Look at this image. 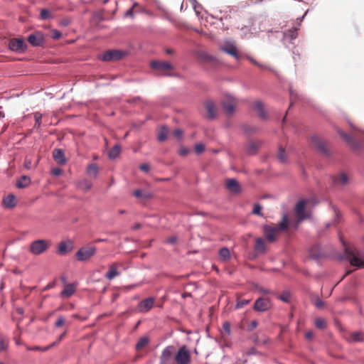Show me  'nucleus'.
<instances>
[{"label":"nucleus","mask_w":364,"mask_h":364,"mask_svg":"<svg viewBox=\"0 0 364 364\" xmlns=\"http://www.w3.org/2000/svg\"><path fill=\"white\" fill-rule=\"evenodd\" d=\"M261 146L259 141H250L246 146V151L250 155L255 154Z\"/></svg>","instance_id":"20"},{"label":"nucleus","mask_w":364,"mask_h":364,"mask_svg":"<svg viewBox=\"0 0 364 364\" xmlns=\"http://www.w3.org/2000/svg\"><path fill=\"white\" fill-rule=\"evenodd\" d=\"M255 250L258 254H264L266 252V245L264 240L258 237L255 240Z\"/></svg>","instance_id":"26"},{"label":"nucleus","mask_w":364,"mask_h":364,"mask_svg":"<svg viewBox=\"0 0 364 364\" xmlns=\"http://www.w3.org/2000/svg\"><path fill=\"white\" fill-rule=\"evenodd\" d=\"M226 188L232 194H238L241 192V186L235 178H228L225 182Z\"/></svg>","instance_id":"12"},{"label":"nucleus","mask_w":364,"mask_h":364,"mask_svg":"<svg viewBox=\"0 0 364 364\" xmlns=\"http://www.w3.org/2000/svg\"><path fill=\"white\" fill-rule=\"evenodd\" d=\"M168 134V129L166 127H161L158 133V140L164 141L166 139Z\"/></svg>","instance_id":"34"},{"label":"nucleus","mask_w":364,"mask_h":364,"mask_svg":"<svg viewBox=\"0 0 364 364\" xmlns=\"http://www.w3.org/2000/svg\"><path fill=\"white\" fill-rule=\"evenodd\" d=\"M139 168L144 172H148L149 171V165L148 164H142L140 165Z\"/></svg>","instance_id":"59"},{"label":"nucleus","mask_w":364,"mask_h":364,"mask_svg":"<svg viewBox=\"0 0 364 364\" xmlns=\"http://www.w3.org/2000/svg\"><path fill=\"white\" fill-rule=\"evenodd\" d=\"M87 173L89 175H92L96 176L98 173V167L95 164H91L88 166L87 168Z\"/></svg>","instance_id":"38"},{"label":"nucleus","mask_w":364,"mask_h":364,"mask_svg":"<svg viewBox=\"0 0 364 364\" xmlns=\"http://www.w3.org/2000/svg\"><path fill=\"white\" fill-rule=\"evenodd\" d=\"M198 58L202 62H205V63L212 62L214 60L213 56L208 55V53H206L205 52H201V53H198Z\"/></svg>","instance_id":"35"},{"label":"nucleus","mask_w":364,"mask_h":364,"mask_svg":"<svg viewBox=\"0 0 364 364\" xmlns=\"http://www.w3.org/2000/svg\"><path fill=\"white\" fill-rule=\"evenodd\" d=\"M314 304L318 309H322L324 306V302L319 298H316Z\"/></svg>","instance_id":"53"},{"label":"nucleus","mask_w":364,"mask_h":364,"mask_svg":"<svg viewBox=\"0 0 364 364\" xmlns=\"http://www.w3.org/2000/svg\"><path fill=\"white\" fill-rule=\"evenodd\" d=\"M285 36H286V38H289L291 40L295 39L297 37V29L296 28H292V29L289 30L285 33Z\"/></svg>","instance_id":"41"},{"label":"nucleus","mask_w":364,"mask_h":364,"mask_svg":"<svg viewBox=\"0 0 364 364\" xmlns=\"http://www.w3.org/2000/svg\"><path fill=\"white\" fill-rule=\"evenodd\" d=\"M339 134L346 141L348 142L350 146H353L355 149L357 148L358 144L354 141V139L350 137L348 134L345 133L343 131H339Z\"/></svg>","instance_id":"31"},{"label":"nucleus","mask_w":364,"mask_h":364,"mask_svg":"<svg viewBox=\"0 0 364 364\" xmlns=\"http://www.w3.org/2000/svg\"><path fill=\"white\" fill-rule=\"evenodd\" d=\"M175 348L168 346L161 353L160 364H175Z\"/></svg>","instance_id":"6"},{"label":"nucleus","mask_w":364,"mask_h":364,"mask_svg":"<svg viewBox=\"0 0 364 364\" xmlns=\"http://www.w3.org/2000/svg\"><path fill=\"white\" fill-rule=\"evenodd\" d=\"M315 326L319 329H323L326 327V321L323 318H317L314 322Z\"/></svg>","instance_id":"37"},{"label":"nucleus","mask_w":364,"mask_h":364,"mask_svg":"<svg viewBox=\"0 0 364 364\" xmlns=\"http://www.w3.org/2000/svg\"><path fill=\"white\" fill-rule=\"evenodd\" d=\"M150 65L151 68L165 75H170V71L173 70V66L168 62L151 61Z\"/></svg>","instance_id":"7"},{"label":"nucleus","mask_w":364,"mask_h":364,"mask_svg":"<svg viewBox=\"0 0 364 364\" xmlns=\"http://www.w3.org/2000/svg\"><path fill=\"white\" fill-rule=\"evenodd\" d=\"M44 41L43 34L41 32L37 31L31 34L28 37V41L33 46H40Z\"/></svg>","instance_id":"16"},{"label":"nucleus","mask_w":364,"mask_h":364,"mask_svg":"<svg viewBox=\"0 0 364 364\" xmlns=\"http://www.w3.org/2000/svg\"><path fill=\"white\" fill-rule=\"evenodd\" d=\"M2 204L5 208H12L16 205V197L13 194H9L2 200Z\"/></svg>","instance_id":"21"},{"label":"nucleus","mask_w":364,"mask_h":364,"mask_svg":"<svg viewBox=\"0 0 364 364\" xmlns=\"http://www.w3.org/2000/svg\"><path fill=\"white\" fill-rule=\"evenodd\" d=\"M167 242L170 244H174L176 242V237L172 236L167 239Z\"/></svg>","instance_id":"60"},{"label":"nucleus","mask_w":364,"mask_h":364,"mask_svg":"<svg viewBox=\"0 0 364 364\" xmlns=\"http://www.w3.org/2000/svg\"><path fill=\"white\" fill-rule=\"evenodd\" d=\"M92 186V183L87 179L80 181L77 183V187L83 190L84 191H88L89 190H90Z\"/></svg>","instance_id":"32"},{"label":"nucleus","mask_w":364,"mask_h":364,"mask_svg":"<svg viewBox=\"0 0 364 364\" xmlns=\"http://www.w3.org/2000/svg\"><path fill=\"white\" fill-rule=\"evenodd\" d=\"M149 343V339L146 336H144L139 338L137 343L136 344V350H140L146 347Z\"/></svg>","instance_id":"33"},{"label":"nucleus","mask_w":364,"mask_h":364,"mask_svg":"<svg viewBox=\"0 0 364 364\" xmlns=\"http://www.w3.org/2000/svg\"><path fill=\"white\" fill-rule=\"evenodd\" d=\"M289 225L288 216L284 214L282 221L277 225H264L263 228L264 235L269 242H274L277 235L280 232L287 230Z\"/></svg>","instance_id":"1"},{"label":"nucleus","mask_w":364,"mask_h":364,"mask_svg":"<svg viewBox=\"0 0 364 364\" xmlns=\"http://www.w3.org/2000/svg\"><path fill=\"white\" fill-rule=\"evenodd\" d=\"M65 323V319L63 316H59L55 323V326L56 328H60L62 326H63Z\"/></svg>","instance_id":"47"},{"label":"nucleus","mask_w":364,"mask_h":364,"mask_svg":"<svg viewBox=\"0 0 364 364\" xmlns=\"http://www.w3.org/2000/svg\"><path fill=\"white\" fill-rule=\"evenodd\" d=\"M133 195L136 197V198H148V195H143L142 194V192L141 191V190L139 189H136L135 190L134 192H133Z\"/></svg>","instance_id":"52"},{"label":"nucleus","mask_w":364,"mask_h":364,"mask_svg":"<svg viewBox=\"0 0 364 364\" xmlns=\"http://www.w3.org/2000/svg\"><path fill=\"white\" fill-rule=\"evenodd\" d=\"M96 247L93 246L83 247L75 253L76 259L78 261H85L95 255Z\"/></svg>","instance_id":"5"},{"label":"nucleus","mask_w":364,"mask_h":364,"mask_svg":"<svg viewBox=\"0 0 364 364\" xmlns=\"http://www.w3.org/2000/svg\"><path fill=\"white\" fill-rule=\"evenodd\" d=\"M223 330L224 331L228 334V335H230V333H231V330H230V324L229 322H225L223 323Z\"/></svg>","instance_id":"55"},{"label":"nucleus","mask_w":364,"mask_h":364,"mask_svg":"<svg viewBox=\"0 0 364 364\" xmlns=\"http://www.w3.org/2000/svg\"><path fill=\"white\" fill-rule=\"evenodd\" d=\"M25 166L26 168H30L31 166V161L30 160H26L25 161Z\"/></svg>","instance_id":"63"},{"label":"nucleus","mask_w":364,"mask_h":364,"mask_svg":"<svg viewBox=\"0 0 364 364\" xmlns=\"http://www.w3.org/2000/svg\"><path fill=\"white\" fill-rule=\"evenodd\" d=\"M346 259L351 266L357 268H364V255L360 252L353 246L343 243Z\"/></svg>","instance_id":"2"},{"label":"nucleus","mask_w":364,"mask_h":364,"mask_svg":"<svg viewBox=\"0 0 364 364\" xmlns=\"http://www.w3.org/2000/svg\"><path fill=\"white\" fill-rule=\"evenodd\" d=\"M69 23H70V21H69V20H67V19L63 20V21L60 22V24H61V25H63V26H68Z\"/></svg>","instance_id":"64"},{"label":"nucleus","mask_w":364,"mask_h":364,"mask_svg":"<svg viewBox=\"0 0 364 364\" xmlns=\"http://www.w3.org/2000/svg\"><path fill=\"white\" fill-rule=\"evenodd\" d=\"M138 6V4L135 3L132 8L128 9L127 11V12L125 13V16L126 17H133V16H134V8L135 6Z\"/></svg>","instance_id":"54"},{"label":"nucleus","mask_w":364,"mask_h":364,"mask_svg":"<svg viewBox=\"0 0 364 364\" xmlns=\"http://www.w3.org/2000/svg\"><path fill=\"white\" fill-rule=\"evenodd\" d=\"M237 104V100L230 95H225L223 100V105L225 111L230 114L234 112Z\"/></svg>","instance_id":"9"},{"label":"nucleus","mask_w":364,"mask_h":364,"mask_svg":"<svg viewBox=\"0 0 364 364\" xmlns=\"http://www.w3.org/2000/svg\"><path fill=\"white\" fill-rule=\"evenodd\" d=\"M173 134L176 139H181L183 135V131L180 129H176L173 131Z\"/></svg>","instance_id":"57"},{"label":"nucleus","mask_w":364,"mask_h":364,"mask_svg":"<svg viewBox=\"0 0 364 364\" xmlns=\"http://www.w3.org/2000/svg\"><path fill=\"white\" fill-rule=\"evenodd\" d=\"M188 153H189V150L184 146L181 147L180 149L178 150L179 155H181L182 156H186Z\"/></svg>","instance_id":"56"},{"label":"nucleus","mask_w":364,"mask_h":364,"mask_svg":"<svg viewBox=\"0 0 364 364\" xmlns=\"http://www.w3.org/2000/svg\"><path fill=\"white\" fill-rule=\"evenodd\" d=\"M277 158L282 163L285 162L287 160L286 151H285L284 149H283L281 146L279 148Z\"/></svg>","instance_id":"40"},{"label":"nucleus","mask_w":364,"mask_h":364,"mask_svg":"<svg viewBox=\"0 0 364 364\" xmlns=\"http://www.w3.org/2000/svg\"><path fill=\"white\" fill-rule=\"evenodd\" d=\"M53 157L60 165H64L66 163V159L62 149H55L53 151Z\"/></svg>","instance_id":"19"},{"label":"nucleus","mask_w":364,"mask_h":364,"mask_svg":"<svg viewBox=\"0 0 364 364\" xmlns=\"http://www.w3.org/2000/svg\"><path fill=\"white\" fill-rule=\"evenodd\" d=\"M9 48L16 52H23L27 46L22 38H13L9 41Z\"/></svg>","instance_id":"10"},{"label":"nucleus","mask_w":364,"mask_h":364,"mask_svg":"<svg viewBox=\"0 0 364 364\" xmlns=\"http://www.w3.org/2000/svg\"><path fill=\"white\" fill-rule=\"evenodd\" d=\"M34 118H35V121H36L35 127H39L41 126V118H42V114L41 113H39V112H36L34 114Z\"/></svg>","instance_id":"45"},{"label":"nucleus","mask_w":364,"mask_h":364,"mask_svg":"<svg viewBox=\"0 0 364 364\" xmlns=\"http://www.w3.org/2000/svg\"><path fill=\"white\" fill-rule=\"evenodd\" d=\"M194 150L197 154H200L204 151L205 146L201 143L197 144L195 145Z\"/></svg>","instance_id":"43"},{"label":"nucleus","mask_w":364,"mask_h":364,"mask_svg":"<svg viewBox=\"0 0 364 364\" xmlns=\"http://www.w3.org/2000/svg\"><path fill=\"white\" fill-rule=\"evenodd\" d=\"M9 345V340L6 337L0 336V353L5 351Z\"/></svg>","instance_id":"39"},{"label":"nucleus","mask_w":364,"mask_h":364,"mask_svg":"<svg viewBox=\"0 0 364 364\" xmlns=\"http://www.w3.org/2000/svg\"><path fill=\"white\" fill-rule=\"evenodd\" d=\"M75 291V288L73 284H66L63 290L61 291V296L65 297H70L74 294Z\"/></svg>","instance_id":"28"},{"label":"nucleus","mask_w":364,"mask_h":364,"mask_svg":"<svg viewBox=\"0 0 364 364\" xmlns=\"http://www.w3.org/2000/svg\"><path fill=\"white\" fill-rule=\"evenodd\" d=\"M290 296H291L290 293L288 291H286V292L282 293L279 296V299L284 302H289L290 300Z\"/></svg>","instance_id":"44"},{"label":"nucleus","mask_w":364,"mask_h":364,"mask_svg":"<svg viewBox=\"0 0 364 364\" xmlns=\"http://www.w3.org/2000/svg\"><path fill=\"white\" fill-rule=\"evenodd\" d=\"M349 341L352 342L362 341L363 334L360 332H353L350 334Z\"/></svg>","instance_id":"36"},{"label":"nucleus","mask_w":364,"mask_h":364,"mask_svg":"<svg viewBox=\"0 0 364 364\" xmlns=\"http://www.w3.org/2000/svg\"><path fill=\"white\" fill-rule=\"evenodd\" d=\"M40 15L42 19H48L50 17V14L49 11L46 9L41 10Z\"/></svg>","instance_id":"50"},{"label":"nucleus","mask_w":364,"mask_h":364,"mask_svg":"<svg viewBox=\"0 0 364 364\" xmlns=\"http://www.w3.org/2000/svg\"><path fill=\"white\" fill-rule=\"evenodd\" d=\"M305 210V201L304 200H300L298 202L296 205L295 208V213L296 215V217L298 218V222L294 225V228H296L298 226V224L299 221L305 219L307 218V215L305 214L304 212Z\"/></svg>","instance_id":"11"},{"label":"nucleus","mask_w":364,"mask_h":364,"mask_svg":"<svg viewBox=\"0 0 364 364\" xmlns=\"http://www.w3.org/2000/svg\"><path fill=\"white\" fill-rule=\"evenodd\" d=\"M314 336V333L312 331H309L306 333L305 337L307 340H311Z\"/></svg>","instance_id":"61"},{"label":"nucleus","mask_w":364,"mask_h":364,"mask_svg":"<svg viewBox=\"0 0 364 364\" xmlns=\"http://www.w3.org/2000/svg\"><path fill=\"white\" fill-rule=\"evenodd\" d=\"M221 50L223 52L228 53V55L233 56L235 58H239V55L237 53V48L233 44H231V43L225 44L221 48Z\"/></svg>","instance_id":"22"},{"label":"nucleus","mask_w":364,"mask_h":364,"mask_svg":"<svg viewBox=\"0 0 364 364\" xmlns=\"http://www.w3.org/2000/svg\"><path fill=\"white\" fill-rule=\"evenodd\" d=\"M190 361L191 355L186 346H182L177 353H175V362L177 364H188Z\"/></svg>","instance_id":"8"},{"label":"nucleus","mask_w":364,"mask_h":364,"mask_svg":"<svg viewBox=\"0 0 364 364\" xmlns=\"http://www.w3.org/2000/svg\"><path fill=\"white\" fill-rule=\"evenodd\" d=\"M154 299L153 298H148L141 301L139 305V309L141 312L149 311L154 306Z\"/></svg>","instance_id":"18"},{"label":"nucleus","mask_w":364,"mask_h":364,"mask_svg":"<svg viewBox=\"0 0 364 364\" xmlns=\"http://www.w3.org/2000/svg\"><path fill=\"white\" fill-rule=\"evenodd\" d=\"M311 145L317 150L323 154H327V148L325 141L317 136H314L311 139Z\"/></svg>","instance_id":"15"},{"label":"nucleus","mask_w":364,"mask_h":364,"mask_svg":"<svg viewBox=\"0 0 364 364\" xmlns=\"http://www.w3.org/2000/svg\"><path fill=\"white\" fill-rule=\"evenodd\" d=\"M247 355H254L256 353V349L255 348H250L247 353H246Z\"/></svg>","instance_id":"62"},{"label":"nucleus","mask_w":364,"mask_h":364,"mask_svg":"<svg viewBox=\"0 0 364 364\" xmlns=\"http://www.w3.org/2000/svg\"><path fill=\"white\" fill-rule=\"evenodd\" d=\"M50 246V241L47 240H36L32 242L29 247V252L35 255H39L45 252Z\"/></svg>","instance_id":"3"},{"label":"nucleus","mask_w":364,"mask_h":364,"mask_svg":"<svg viewBox=\"0 0 364 364\" xmlns=\"http://www.w3.org/2000/svg\"><path fill=\"white\" fill-rule=\"evenodd\" d=\"M61 33L58 30H52L51 31V38L55 40H58L61 37Z\"/></svg>","instance_id":"48"},{"label":"nucleus","mask_w":364,"mask_h":364,"mask_svg":"<svg viewBox=\"0 0 364 364\" xmlns=\"http://www.w3.org/2000/svg\"><path fill=\"white\" fill-rule=\"evenodd\" d=\"M250 300H249V299L239 300L236 304V308L237 309L242 308L245 306H246L247 304H248L250 303Z\"/></svg>","instance_id":"46"},{"label":"nucleus","mask_w":364,"mask_h":364,"mask_svg":"<svg viewBox=\"0 0 364 364\" xmlns=\"http://www.w3.org/2000/svg\"><path fill=\"white\" fill-rule=\"evenodd\" d=\"M121 152V146L118 144H115L108 152V156L111 159H116Z\"/></svg>","instance_id":"29"},{"label":"nucleus","mask_w":364,"mask_h":364,"mask_svg":"<svg viewBox=\"0 0 364 364\" xmlns=\"http://www.w3.org/2000/svg\"><path fill=\"white\" fill-rule=\"evenodd\" d=\"M332 180L335 186L343 187L348 184L349 178L345 173H340L333 176Z\"/></svg>","instance_id":"17"},{"label":"nucleus","mask_w":364,"mask_h":364,"mask_svg":"<svg viewBox=\"0 0 364 364\" xmlns=\"http://www.w3.org/2000/svg\"><path fill=\"white\" fill-rule=\"evenodd\" d=\"M127 55V52L121 50H109L103 53L101 59L103 61H115L122 59Z\"/></svg>","instance_id":"4"},{"label":"nucleus","mask_w":364,"mask_h":364,"mask_svg":"<svg viewBox=\"0 0 364 364\" xmlns=\"http://www.w3.org/2000/svg\"><path fill=\"white\" fill-rule=\"evenodd\" d=\"M31 183V178L27 176H22L17 180L16 186L18 188H24L28 187Z\"/></svg>","instance_id":"27"},{"label":"nucleus","mask_w":364,"mask_h":364,"mask_svg":"<svg viewBox=\"0 0 364 364\" xmlns=\"http://www.w3.org/2000/svg\"><path fill=\"white\" fill-rule=\"evenodd\" d=\"M262 207L259 204H255L252 210V214L257 215L259 216H262Z\"/></svg>","instance_id":"42"},{"label":"nucleus","mask_w":364,"mask_h":364,"mask_svg":"<svg viewBox=\"0 0 364 364\" xmlns=\"http://www.w3.org/2000/svg\"><path fill=\"white\" fill-rule=\"evenodd\" d=\"M119 272L117 269V263H112L109 268V271L106 273L105 277L109 279L112 280L117 276L119 275Z\"/></svg>","instance_id":"24"},{"label":"nucleus","mask_w":364,"mask_h":364,"mask_svg":"<svg viewBox=\"0 0 364 364\" xmlns=\"http://www.w3.org/2000/svg\"><path fill=\"white\" fill-rule=\"evenodd\" d=\"M270 307V301L268 299L263 297L257 299L254 305V309L257 311H267Z\"/></svg>","instance_id":"14"},{"label":"nucleus","mask_w":364,"mask_h":364,"mask_svg":"<svg viewBox=\"0 0 364 364\" xmlns=\"http://www.w3.org/2000/svg\"><path fill=\"white\" fill-rule=\"evenodd\" d=\"M62 172V169L60 168H53L51 171L52 174L56 176L61 175Z\"/></svg>","instance_id":"58"},{"label":"nucleus","mask_w":364,"mask_h":364,"mask_svg":"<svg viewBox=\"0 0 364 364\" xmlns=\"http://www.w3.org/2000/svg\"><path fill=\"white\" fill-rule=\"evenodd\" d=\"M219 256L222 261L227 262L230 259V252L228 247H222L219 250Z\"/></svg>","instance_id":"30"},{"label":"nucleus","mask_w":364,"mask_h":364,"mask_svg":"<svg viewBox=\"0 0 364 364\" xmlns=\"http://www.w3.org/2000/svg\"><path fill=\"white\" fill-rule=\"evenodd\" d=\"M258 323H257V321L256 320H252L250 322L248 326H247V330L249 331H252V330H254L255 328H257Z\"/></svg>","instance_id":"51"},{"label":"nucleus","mask_w":364,"mask_h":364,"mask_svg":"<svg viewBox=\"0 0 364 364\" xmlns=\"http://www.w3.org/2000/svg\"><path fill=\"white\" fill-rule=\"evenodd\" d=\"M73 248V242L71 240L60 242L58 245L57 252L60 255H65Z\"/></svg>","instance_id":"13"},{"label":"nucleus","mask_w":364,"mask_h":364,"mask_svg":"<svg viewBox=\"0 0 364 364\" xmlns=\"http://www.w3.org/2000/svg\"><path fill=\"white\" fill-rule=\"evenodd\" d=\"M252 108L257 112L258 115L262 119H266L267 114L264 109V105L260 101H256L252 105Z\"/></svg>","instance_id":"25"},{"label":"nucleus","mask_w":364,"mask_h":364,"mask_svg":"<svg viewBox=\"0 0 364 364\" xmlns=\"http://www.w3.org/2000/svg\"><path fill=\"white\" fill-rule=\"evenodd\" d=\"M205 108L208 118L213 119L216 116V107L212 101L205 102Z\"/></svg>","instance_id":"23"},{"label":"nucleus","mask_w":364,"mask_h":364,"mask_svg":"<svg viewBox=\"0 0 364 364\" xmlns=\"http://www.w3.org/2000/svg\"><path fill=\"white\" fill-rule=\"evenodd\" d=\"M66 334H67V330H65V331H64V332H63V333H62V334L58 337V338L55 341L53 342V343H51V346H55L58 345V344L60 343V341L64 338V337L65 336V335H66Z\"/></svg>","instance_id":"49"}]
</instances>
